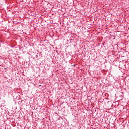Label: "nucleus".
Masks as SVG:
<instances>
[{"mask_svg":"<svg viewBox=\"0 0 129 129\" xmlns=\"http://www.w3.org/2000/svg\"><path fill=\"white\" fill-rule=\"evenodd\" d=\"M34 114H32V115L31 114V115H33Z\"/></svg>","mask_w":129,"mask_h":129,"instance_id":"f257e3e1","label":"nucleus"}]
</instances>
